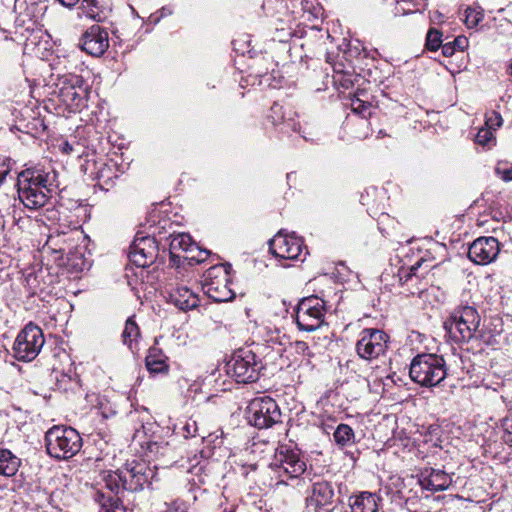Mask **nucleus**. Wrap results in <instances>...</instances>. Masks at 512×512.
<instances>
[{
  "instance_id": "nucleus-1",
  "label": "nucleus",
  "mask_w": 512,
  "mask_h": 512,
  "mask_svg": "<svg viewBox=\"0 0 512 512\" xmlns=\"http://www.w3.org/2000/svg\"><path fill=\"white\" fill-rule=\"evenodd\" d=\"M156 473L143 460L127 461L121 469L108 471L103 474L100 488L95 489L93 498L99 505L98 512H126L124 506L116 497L121 490L136 492L150 485Z\"/></svg>"
},
{
  "instance_id": "nucleus-2",
  "label": "nucleus",
  "mask_w": 512,
  "mask_h": 512,
  "mask_svg": "<svg viewBox=\"0 0 512 512\" xmlns=\"http://www.w3.org/2000/svg\"><path fill=\"white\" fill-rule=\"evenodd\" d=\"M16 186L19 199L24 206L36 210L43 207L52 197L58 184L55 172L29 168L18 174Z\"/></svg>"
},
{
  "instance_id": "nucleus-3",
  "label": "nucleus",
  "mask_w": 512,
  "mask_h": 512,
  "mask_svg": "<svg viewBox=\"0 0 512 512\" xmlns=\"http://www.w3.org/2000/svg\"><path fill=\"white\" fill-rule=\"evenodd\" d=\"M71 207H67L71 215H66L67 218H74L69 221V227H72V234L74 235L69 241H81L77 243L74 250H70L66 257V274H70L73 278H77L78 275L91 267V261L86 256L87 237L84 235L81 227L83 223L89 218V210L86 205L78 203L77 201H69Z\"/></svg>"
},
{
  "instance_id": "nucleus-4",
  "label": "nucleus",
  "mask_w": 512,
  "mask_h": 512,
  "mask_svg": "<svg viewBox=\"0 0 512 512\" xmlns=\"http://www.w3.org/2000/svg\"><path fill=\"white\" fill-rule=\"evenodd\" d=\"M480 321V315L475 307L460 305L454 308L444 321V328L453 342L468 343L475 337Z\"/></svg>"
},
{
  "instance_id": "nucleus-5",
  "label": "nucleus",
  "mask_w": 512,
  "mask_h": 512,
  "mask_svg": "<svg viewBox=\"0 0 512 512\" xmlns=\"http://www.w3.org/2000/svg\"><path fill=\"white\" fill-rule=\"evenodd\" d=\"M409 375L412 381L421 386H437L447 376L446 362L441 355L418 354L410 363Z\"/></svg>"
},
{
  "instance_id": "nucleus-6",
  "label": "nucleus",
  "mask_w": 512,
  "mask_h": 512,
  "mask_svg": "<svg viewBox=\"0 0 512 512\" xmlns=\"http://www.w3.org/2000/svg\"><path fill=\"white\" fill-rule=\"evenodd\" d=\"M263 369L261 359L250 349L236 350L226 364L227 374L237 383H253L259 379Z\"/></svg>"
},
{
  "instance_id": "nucleus-7",
  "label": "nucleus",
  "mask_w": 512,
  "mask_h": 512,
  "mask_svg": "<svg viewBox=\"0 0 512 512\" xmlns=\"http://www.w3.org/2000/svg\"><path fill=\"white\" fill-rule=\"evenodd\" d=\"M230 264H220L209 268L204 274L203 290L215 302H226L235 297L231 289Z\"/></svg>"
},
{
  "instance_id": "nucleus-8",
  "label": "nucleus",
  "mask_w": 512,
  "mask_h": 512,
  "mask_svg": "<svg viewBox=\"0 0 512 512\" xmlns=\"http://www.w3.org/2000/svg\"><path fill=\"white\" fill-rule=\"evenodd\" d=\"M246 418L259 429L272 427L281 422V411L274 399L262 396L252 399L246 409Z\"/></svg>"
},
{
  "instance_id": "nucleus-9",
  "label": "nucleus",
  "mask_w": 512,
  "mask_h": 512,
  "mask_svg": "<svg viewBox=\"0 0 512 512\" xmlns=\"http://www.w3.org/2000/svg\"><path fill=\"white\" fill-rule=\"evenodd\" d=\"M325 302L317 296L302 299L296 309V323L300 330L313 332L324 323Z\"/></svg>"
},
{
  "instance_id": "nucleus-10",
  "label": "nucleus",
  "mask_w": 512,
  "mask_h": 512,
  "mask_svg": "<svg viewBox=\"0 0 512 512\" xmlns=\"http://www.w3.org/2000/svg\"><path fill=\"white\" fill-rule=\"evenodd\" d=\"M44 342L42 330L32 323L27 324L13 344L15 358L20 361H32L39 354Z\"/></svg>"
},
{
  "instance_id": "nucleus-11",
  "label": "nucleus",
  "mask_w": 512,
  "mask_h": 512,
  "mask_svg": "<svg viewBox=\"0 0 512 512\" xmlns=\"http://www.w3.org/2000/svg\"><path fill=\"white\" fill-rule=\"evenodd\" d=\"M388 343L387 333L375 328H366L360 332L355 350L361 359L372 361L385 354Z\"/></svg>"
},
{
  "instance_id": "nucleus-12",
  "label": "nucleus",
  "mask_w": 512,
  "mask_h": 512,
  "mask_svg": "<svg viewBox=\"0 0 512 512\" xmlns=\"http://www.w3.org/2000/svg\"><path fill=\"white\" fill-rule=\"evenodd\" d=\"M78 162L81 172L92 180H98L102 186H110L118 177L116 164L104 158L96 159L94 152L80 155Z\"/></svg>"
},
{
  "instance_id": "nucleus-13",
  "label": "nucleus",
  "mask_w": 512,
  "mask_h": 512,
  "mask_svg": "<svg viewBox=\"0 0 512 512\" xmlns=\"http://www.w3.org/2000/svg\"><path fill=\"white\" fill-rule=\"evenodd\" d=\"M75 69L80 72H69L66 74V110L76 112L85 106L87 96V86L85 85L83 73H88V68L82 62L75 65Z\"/></svg>"
},
{
  "instance_id": "nucleus-14",
  "label": "nucleus",
  "mask_w": 512,
  "mask_h": 512,
  "mask_svg": "<svg viewBox=\"0 0 512 512\" xmlns=\"http://www.w3.org/2000/svg\"><path fill=\"white\" fill-rule=\"evenodd\" d=\"M271 467L279 477L298 478L306 470V463L297 451L281 447L275 453Z\"/></svg>"
},
{
  "instance_id": "nucleus-15",
  "label": "nucleus",
  "mask_w": 512,
  "mask_h": 512,
  "mask_svg": "<svg viewBox=\"0 0 512 512\" xmlns=\"http://www.w3.org/2000/svg\"><path fill=\"white\" fill-rule=\"evenodd\" d=\"M129 260L140 268L149 267L158 256V244L154 237L137 234L129 251Z\"/></svg>"
},
{
  "instance_id": "nucleus-16",
  "label": "nucleus",
  "mask_w": 512,
  "mask_h": 512,
  "mask_svg": "<svg viewBox=\"0 0 512 512\" xmlns=\"http://www.w3.org/2000/svg\"><path fill=\"white\" fill-rule=\"evenodd\" d=\"M271 253L280 259L293 260L302 255L303 242L294 235L284 234L279 231L269 242Z\"/></svg>"
},
{
  "instance_id": "nucleus-17",
  "label": "nucleus",
  "mask_w": 512,
  "mask_h": 512,
  "mask_svg": "<svg viewBox=\"0 0 512 512\" xmlns=\"http://www.w3.org/2000/svg\"><path fill=\"white\" fill-rule=\"evenodd\" d=\"M79 47L93 57L102 56L109 48L108 32L97 24L92 25L82 34Z\"/></svg>"
},
{
  "instance_id": "nucleus-18",
  "label": "nucleus",
  "mask_w": 512,
  "mask_h": 512,
  "mask_svg": "<svg viewBox=\"0 0 512 512\" xmlns=\"http://www.w3.org/2000/svg\"><path fill=\"white\" fill-rule=\"evenodd\" d=\"M499 242L494 237H480L468 249V257L476 264L491 263L499 254Z\"/></svg>"
},
{
  "instance_id": "nucleus-19",
  "label": "nucleus",
  "mask_w": 512,
  "mask_h": 512,
  "mask_svg": "<svg viewBox=\"0 0 512 512\" xmlns=\"http://www.w3.org/2000/svg\"><path fill=\"white\" fill-rule=\"evenodd\" d=\"M419 483L429 491H444L452 483V476L441 469L425 468L421 471Z\"/></svg>"
},
{
  "instance_id": "nucleus-20",
  "label": "nucleus",
  "mask_w": 512,
  "mask_h": 512,
  "mask_svg": "<svg viewBox=\"0 0 512 512\" xmlns=\"http://www.w3.org/2000/svg\"><path fill=\"white\" fill-rule=\"evenodd\" d=\"M382 497L377 493L361 491L348 498L350 512H378Z\"/></svg>"
},
{
  "instance_id": "nucleus-21",
  "label": "nucleus",
  "mask_w": 512,
  "mask_h": 512,
  "mask_svg": "<svg viewBox=\"0 0 512 512\" xmlns=\"http://www.w3.org/2000/svg\"><path fill=\"white\" fill-rule=\"evenodd\" d=\"M334 498V490L330 482L318 481L312 485L311 495L308 497V506L314 507L315 512L331 505Z\"/></svg>"
},
{
  "instance_id": "nucleus-22",
  "label": "nucleus",
  "mask_w": 512,
  "mask_h": 512,
  "mask_svg": "<svg viewBox=\"0 0 512 512\" xmlns=\"http://www.w3.org/2000/svg\"><path fill=\"white\" fill-rule=\"evenodd\" d=\"M295 115L296 113L291 109L286 110L282 105L275 103L270 109L268 118L273 125H282V130L288 128L294 132L300 133V124L295 120Z\"/></svg>"
},
{
  "instance_id": "nucleus-23",
  "label": "nucleus",
  "mask_w": 512,
  "mask_h": 512,
  "mask_svg": "<svg viewBox=\"0 0 512 512\" xmlns=\"http://www.w3.org/2000/svg\"><path fill=\"white\" fill-rule=\"evenodd\" d=\"M46 451L57 460L64 459V428L53 426L45 435Z\"/></svg>"
},
{
  "instance_id": "nucleus-24",
  "label": "nucleus",
  "mask_w": 512,
  "mask_h": 512,
  "mask_svg": "<svg viewBox=\"0 0 512 512\" xmlns=\"http://www.w3.org/2000/svg\"><path fill=\"white\" fill-rule=\"evenodd\" d=\"M171 301L181 310H191L198 306L199 297L186 286H179L170 293Z\"/></svg>"
},
{
  "instance_id": "nucleus-25",
  "label": "nucleus",
  "mask_w": 512,
  "mask_h": 512,
  "mask_svg": "<svg viewBox=\"0 0 512 512\" xmlns=\"http://www.w3.org/2000/svg\"><path fill=\"white\" fill-rule=\"evenodd\" d=\"M167 360L168 358L163 351L160 348L153 346L148 350V354L145 358V365L151 373H165L169 368Z\"/></svg>"
},
{
  "instance_id": "nucleus-26",
  "label": "nucleus",
  "mask_w": 512,
  "mask_h": 512,
  "mask_svg": "<svg viewBox=\"0 0 512 512\" xmlns=\"http://www.w3.org/2000/svg\"><path fill=\"white\" fill-rule=\"evenodd\" d=\"M140 338V328L135 321V317L131 316L125 322L124 330L122 332V341L132 352H135L138 350Z\"/></svg>"
},
{
  "instance_id": "nucleus-27",
  "label": "nucleus",
  "mask_w": 512,
  "mask_h": 512,
  "mask_svg": "<svg viewBox=\"0 0 512 512\" xmlns=\"http://www.w3.org/2000/svg\"><path fill=\"white\" fill-rule=\"evenodd\" d=\"M21 461L8 449H0V475L6 477L14 476L19 467Z\"/></svg>"
},
{
  "instance_id": "nucleus-28",
  "label": "nucleus",
  "mask_w": 512,
  "mask_h": 512,
  "mask_svg": "<svg viewBox=\"0 0 512 512\" xmlns=\"http://www.w3.org/2000/svg\"><path fill=\"white\" fill-rule=\"evenodd\" d=\"M194 250H198V246L193 243L191 237L188 234H178L171 239L170 242V255L171 257H180V252L193 253Z\"/></svg>"
},
{
  "instance_id": "nucleus-29",
  "label": "nucleus",
  "mask_w": 512,
  "mask_h": 512,
  "mask_svg": "<svg viewBox=\"0 0 512 512\" xmlns=\"http://www.w3.org/2000/svg\"><path fill=\"white\" fill-rule=\"evenodd\" d=\"M335 443L340 447L351 446L355 442V433L347 424H339L333 434Z\"/></svg>"
},
{
  "instance_id": "nucleus-30",
  "label": "nucleus",
  "mask_w": 512,
  "mask_h": 512,
  "mask_svg": "<svg viewBox=\"0 0 512 512\" xmlns=\"http://www.w3.org/2000/svg\"><path fill=\"white\" fill-rule=\"evenodd\" d=\"M82 447V438L72 427L66 426V459L77 454Z\"/></svg>"
},
{
  "instance_id": "nucleus-31",
  "label": "nucleus",
  "mask_w": 512,
  "mask_h": 512,
  "mask_svg": "<svg viewBox=\"0 0 512 512\" xmlns=\"http://www.w3.org/2000/svg\"><path fill=\"white\" fill-rule=\"evenodd\" d=\"M79 9L89 20L101 22L105 18L103 11L98 7L96 0H82Z\"/></svg>"
},
{
  "instance_id": "nucleus-32",
  "label": "nucleus",
  "mask_w": 512,
  "mask_h": 512,
  "mask_svg": "<svg viewBox=\"0 0 512 512\" xmlns=\"http://www.w3.org/2000/svg\"><path fill=\"white\" fill-rule=\"evenodd\" d=\"M468 46V39L464 36L456 37L452 42H448L442 45V54L445 57H451L454 55L457 49L463 51Z\"/></svg>"
},
{
  "instance_id": "nucleus-33",
  "label": "nucleus",
  "mask_w": 512,
  "mask_h": 512,
  "mask_svg": "<svg viewBox=\"0 0 512 512\" xmlns=\"http://www.w3.org/2000/svg\"><path fill=\"white\" fill-rule=\"evenodd\" d=\"M15 11L19 14V17L22 18V21L25 22V19L28 18L32 20L34 17V11L37 8L36 3L28 4L24 0H16L14 5Z\"/></svg>"
},
{
  "instance_id": "nucleus-34",
  "label": "nucleus",
  "mask_w": 512,
  "mask_h": 512,
  "mask_svg": "<svg viewBox=\"0 0 512 512\" xmlns=\"http://www.w3.org/2000/svg\"><path fill=\"white\" fill-rule=\"evenodd\" d=\"M483 19V12L480 7L467 8L465 10V24L468 28L476 27Z\"/></svg>"
},
{
  "instance_id": "nucleus-35",
  "label": "nucleus",
  "mask_w": 512,
  "mask_h": 512,
  "mask_svg": "<svg viewBox=\"0 0 512 512\" xmlns=\"http://www.w3.org/2000/svg\"><path fill=\"white\" fill-rule=\"evenodd\" d=\"M442 34L436 29H430L426 37V47L431 51H437L442 47Z\"/></svg>"
},
{
  "instance_id": "nucleus-36",
  "label": "nucleus",
  "mask_w": 512,
  "mask_h": 512,
  "mask_svg": "<svg viewBox=\"0 0 512 512\" xmlns=\"http://www.w3.org/2000/svg\"><path fill=\"white\" fill-rule=\"evenodd\" d=\"M182 430H183V436L185 438L197 437V436L201 437L202 439L205 438V436L199 432V427H198L197 421L194 419H191V418L188 419L186 421V423L184 424V426L182 427Z\"/></svg>"
},
{
  "instance_id": "nucleus-37",
  "label": "nucleus",
  "mask_w": 512,
  "mask_h": 512,
  "mask_svg": "<svg viewBox=\"0 0 512 512\" xmlns=\"http://www.w3.org/2000/svg\"><path fill=\"white\" fill-rule=\"evenodd\" d=\"M494 140L493 131L487 127L481 128L475 136V141L480 145H488L490 142Z\"/></svg>"
},
{
  "instance_id": "nucleus-38",
  "label": "nucleus",
  "mask_w": 512,
  "mask_h": 512,
  "mask_svg": "<svg viewBox=\"0 0 512 512\" xmlns=\"http://www.w3.org/2000/svg\"><path fill=\"white\" fill-rule=\"evenodd\" d=\"M502 123H503V119H502L501 115L496 111H491L486 116L485 125L487 128H489L492 131L501 127Z\"/></svg>"
},
{
  "instance_id": "nucleus-39",
  "label": "nucleus",
  "mask_w": 512,
  "mask_h": 512,
  "mask_svg": "<svg viewBox=\"0 0 512 512\" xmlns=\"http://www.w3.org/2000/svg\"><path fill=\"white\" fill-rule=\"evenodd\" d=\"M333 80L335 84H339L345 89H348L353 85L352 75H347L346 73H341L339 71H335Z\"/></svg>"
},
{
  "instance_id": "nucleus-40",
  "label": "nucleus",
  "mask_w": 512,
  "mask_h": 512,
  "mask_svg": "<svg viewBox=\"0 0 512 512\" xmlns=\"http://www.w3.org/2000/svg\"><path fill=\"white\" fill-rule=\"evenodd\" d=\"M189 506L188 504L180 499H176L172 501L169 505L170 512H188Z\"/></svg>"
},
{
  "instance_id": "nucleus-41",
  "label": "nucleus",
  "mask_w": 512,
  "mask_h": 512,
  "mask_svg": "<svg viewBox=\"0 0 512 512\" xmlns=\"http://www.w3.org/2000/svg\"><path fill=\"white\" fill-rule=\"evenodd\" d=\"M209 255V251L207 250H202L198 247V250H194V252L192 253V255L190 257H186L187 259L191 260V261H195L197 263H201L203 262L207 256Z\"/></svg>"
},
{
  "instance_id": "nucleus-42",
  "label": "nucleus",
  "mask_w": 512,
  "mask_h": 512,
  "mask_svg": "<svg viewBox=\"0 0 512 512\" xmlns=\"http://www.w3.org/2000/svg\"><path fill=\"white\" fill-rule=\"evenodd\" d=\"M351 108L353 112L364 113L369 108V105L357 98L352 100Z\"/></svg>"
},
{
  "instance_id": "nucleus-43",
  "label": "nucleus",
  "mask_w": 512,
  "mask_h": 512,
  "mask_svg": "<svg viewBox=\"0 0 512 512\" xmlns=\"http://www.w3.org/2000/svg\"><path fill=\"white\" fill-rule=\"evenodd\" d=\"M11 171L10 165L5 160L0 159V186L3 184L6 177Z\"/></svg>"
},
{
  "instance_id": "nucleus-44",
  "label": "nucleus",
  "mask_w": 512,
  "mask_h": 512,
  "mask_svg": "<svg viewBox=\"0 0 512 512\" xmlns=\"http://www.w3.org/2000/svg\"><path fill=\"white\" fill-rule=\"evenodd\" d=\"M99 405V411L103 418L107 419L115 414V411L113 409L107 407L108 403L100 401Z\"/></svg>"
},
{
  "instance_id": "nucleus-45",
  "label": "nucleus",
  "mask_w": 512,
  "mask_h": 512,
  "mask_svg": "<svg viewBox=\"0 0 512 512\" xmlns=\"http://www.w3.org/2000/svg\"><path fill=\"white\" fill-rule=\"evenodd\" d=\"M496 172L498 175L501 176V178L508 182V181H512V167L509 168V169H504V170H501L500 168H497L496 169Z\"/></svg>"
},
{
  "instance_id": "nucleus-46",
  "label": "nucleus",
  "mask_w": 512,
  "mask_h": 512,
  "mask_svg": "<svg viewBox=\"0 0 512 512\" xmlns=\"http://www.w3.org/2000/svg\"><path fill=\"white\" fill-rule=\"evenodd\" d=\"M168 444L166 443L165 446L160 447L158 443H152L149 445V449L151 452H158L159 448H167Z\"/></svg>"
},
{
  "instance_id": "nucleus-47",
  "label": "nucleus",
  "mask_w": 512,
  "mask_h": 512,
  "mask_svg": "<svg viewBox=\"0 0 512 512\" xmlns=\"http://www.w3.org/2000/svg\"><path fill=\"white\" fill-rule=\"evenodd\" d=\"M79 0H66V7L75 5Z\"/></svg>"
},
{
  "instance_id": "nucleus-48",
  "label": "nucleus",
  "mask_w": 512,
  "mask_h": 512,
  "mask_svg": "<svg viewBox=\"0 0 512 512\" xmlns=\"http://www.w3.org/2000/svg\"><path fill=\"white\" fill-rule=\"evenodd\" d=\"M385 136H387V134L383 130H380L378 132V137H385Z\"/></svg>"
},
{
  "instance_id": "nucleus-49",
  "label": "nucleus",
  "mask_w": 512,
  "mask_h": 512,
  "mask_svg": "<svg viewBox=\"0 0 512 512\" xmlns=\"http://www.w3.org/2000/svg\"><path fill=\"white\" fill-rule=\"evenodd\" d=\"M65 147H66V154H68L69 151L72 150V148L69 146L68 142H66Z\"/></svg>"
},
{
  "instance_id": "nucleus-50",
  "label": "nucleus",
  "mask_w": 512,
  "mask_h": 512,
  "mask_svg": "<svg viewBox=\"0 0 512 512\" xmlns=\"http://www.w3.org/2000/svg\"><path fill=\"white\" fill-rule=\"evenodd\" d=\"M415 270H417V267L412 266L410 269L409 277L415 272Z\"/></svg>"
},
{
  "instance_id": "nucleus-51",
  "label": "nucleus",
  "mask_w": 512,
  "mask_h": 512,
  "mask_svg": "<svg viewBox=\"0 0 512 512\" xmlns=\"http://www.w3.org/2000/svg\"><path fill=\"white\" fill-rule=\"evenodd\" d=\"M74 53L69 54L67 57L69 58V63L71 62V58L73 57Z\"/></svg>"
},
{
  "instance_id": "nucleus-52",
  "label": "nucleus",
  "mask_w": 512,
  "mask_h": 512,
  "mask_svg": "<svg viewBox=\"0 0 512 512\" xmlns=\"http://www.w3.org/2000/svg\"><path fill=\"white\" fill-rule=\"evenodd\" d=\"M61 5H64V0H57Z\"/></svg>"
},
{
  "instance_id": "nucleus-53",
  "label": "nucleus",
  "mask_w": 512,
  "mask_h": 512,
  "mask_svg": "<svg viewBox=\"0 0 512 512\" xmlns=\"http://www.w3.org/2000/svg\"><path fill=\"white\" fill-rule=\"evenodd\" d=\"M298 345H299V346H305V343L300 342V343H298Z\"/></svg>"
},
{
  "instance_id": "nucleus-54",
  "label": "nucleus",
  "mask_w": 512,
  "mask_h": 512,
  "mask_svg": "<svg viewBox=\"0 0 512 512\" xmlns=\"http://www.w3.org/2000/svg\"><path fill=\"white\" fill-rule=\"evenodd\" d=\"M163 13H167V10L165 8H162Z\"/></svg>"
},
{
  "instance_id": "nucleus-55",
  "label": "nucleus",
  "mask_w": 512,
  "mask_h": 512,
  "mask_svg": "<svg viewBox=\"0 0 512 512\" xmlns=\"http://www.w3.org/2000/svg\"><path fill=\"white\" fill-rule=\"evenodd\" d=\"M163 13H167V10L165 8H162Z\"/></svg>"
}]
</instances>
